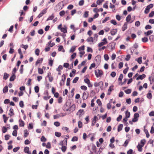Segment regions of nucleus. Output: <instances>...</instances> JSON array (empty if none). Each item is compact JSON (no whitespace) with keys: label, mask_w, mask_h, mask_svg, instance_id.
I'll use <instances>...</instances> for the list:
<instances>
[{"label":"nucleus","mask_w":154,"mask_h":154,"mask_svg":"<svg viewBox=\"0 0 154 154\" xmlns=\"http://www.w3.org/2000/svg\"><path fill=\"white\" fill-rule=\"evenodd\" d=\"M67 139L65 138L62 142L60 143V145L62 146L61 148L63 152H65L66 149V145H67Z\"/></svg>","instance_id":"1"},{"label":"nucleus","mask_w":154,"mask_h":154,"mask_svg":"<svg viewBox=\"0 0 154 154\" xmlns=\"http://www.w3.org/2000/svg\"><path fill=\"white\" fill-rule=\"evenodd\" d=\"M67 3V2H66L64 1L61 2L56 5V8L57 9L61 10L63 7L66 5Z\"/></svg>","instance_id":"2"},{"label":"nucleus","mask_w":154,"mask_h":154,"mask_svg":"<svg viewBox=\"0 0 154 154\" xmlns=\"http://www.w3.org/2000/svg\"><path fill=\"white\" fill-rule=\"evenodd\" d=\"M95 73L97 77H101L103 74L102 71L98 69L95 71Z\"/></svg>","instance_id":"3"},{"label":"nucleus","mask_w":154,"mask_h":154,"mask_svg":"<svg viewBox=\"0 0 154 154\" xmlns=\"http://www.w3.org/2000/svg\"><path fill=\"white\" fill-rule=\"evenodd\" d=\"M98 115H97V116H94V117L93 118L92 123H91V126H93L95 124L96 122L98 120L100 119V117L99 116V118H98L97 117Z\"/></svg>","instance_id":"4"},{"label":"nucleus","mask_w":154,"mask_h":154,"mask_svg":"<svg viewBox=\"0 0 154 154\" xmlns=\"http://www.w3.org/2000/svg\"><path fill=\"white\" fill-rule=\"evenodd\" d=\"M84 112L83 109H80L76 113V115L79 116V118L82 117L84 114Z\"/></svg>","instance_id":"5"},{"label":"nucleus","mask_w":154,"mask_h":154,"mask_svg":"<svg viewBox=\"0 0 154 154\" xmlns=\"http://www.w3.org/2000/svg\"><path fill=\"white\" fill-rule=\"evenodd\" d=\"M100 57L99 56H97L94 60V63H97V64H99L100 63Z\"/></svg>","instance_id":"6"},{"label":"nucleus","mask_w":154,"mask_h":154,"mask_svg":"<svg viewBox=\"0 0 154 154\" xmlns=\"http://www.w3.org/2000/svg\"><path fill=\"white\" fill-rule=\"evenodd\" d=\"M75 109V105L73 104L68 109V111H69L70 112H72L74 111Z\"/></svg>","instance_id":"7"},{"label":"nucleus","mask_w":154,"mask_h":154,"mask_svg":"<svg viewBox=\"0 0 154 154\" xmlns=\"http://www.w3.org/2000/svg\"><path fill=\"white\" fill-rule=\"evenodd\" d=\"M146 76V75L144 74H143L142 75H139L136 79L137 80L139 79L142 80Z\"/></svg>","instance_id":"8"},{"label":"nucleus","mask_w":154,"mask_h":154,"mask_svg":"<svg viewBox=\"0 0 154 154\" xmlns=\"http://www.w3.org/2000/svg\"><path fill=\"white\" fill-rule=\"evenodd\" d=\"M15 73V72H12V75L10 77L9 79L10 81H13L15 79L16 75Z\"/></svg>","instance_id":"9"},{"label":"nucleus","mask_w":154,"mask_h":154,"mask_svg":"<svg viewBox=\"0 0 154 154\" xmlns=\"http://www.w3.org/2000/svg\"><path fill=\"white\" fill-rule=\"evenodd\" d=\"M65 115H63L62 113H61L60 114H57L55 115H54L53 116L54 118V119H57L59 118L60 116H63Z\"/></svg>","instance_id":"10"},{"label":"nucleus","mask_w":154,"mask_h":154,"mask_svg":"<svg viewBox=\"0 0 154 154\" xmlns=\"http://www.w3.org/2000/svg\"><path fill=\"white\" fill-rule=\"evenodd\" d=\"M117 32V29H113L112 30H111L110 32V33L111 35H115L116 33Z\"/></svg>","instance_id":"11"},{"label":"nucleus","mask_w":154,"mask_h":154,"mask_svg":"<svg viewBox=\"0 0 154 154\" xmlns=\"http://www.w3.org/2000/svg\"><path fill=\"white\" fill-rule=\"evenodd\" d=\"M143 145H141L140 144H138L137 146V148L138 149V150L140 152H142V147Z\"/></svg>","instance_id":"12"},{"label":"nucleus","mask_w":154,"mask_h":154,"mask_svg":"<svg viewBox=\"0 0 154 154\" xmlns=\"http://www.w3.org/2000/svg\"><path fill=\"white\" fill-rule=\"evenodd\" d=\"M43 60L42 58H39L38 59L35 63V65H37L38 64L41 63Z\"/></svg>","instance_id":"13"},{"label":"nucleus","mask_w":154,"mask_h":154,"mask_svg":"<svg viewBox=\"0 0 154 154\" xmlns=\"http://www.w3.org/2000/svg\"><path fill=\"white\" fill-rule=\"evenodd\" d=\"M24 151L28 154H31V153L29 152V148L28 147H26L24 149Z\"/></svg>","instance_id":"14"},{"label":"nucleus","mask_w":154,"mask_h":154,"mask_svg":"<svg viewBox=\"0 0 154 154\" xmlns=\"http://www.w3.org/2000/svg\"><path fill=\"white\" fill-rule=\"evenodd\" d=\"M75 90V89L74 88H73L72 90L70 92V93L69 95V97H72L74 95V91Z\"/></svg>","instance_id":"15"},{"label":"nucleus","mask_w":154,"mask_h":154,"mask_svg":"<svg viewBox=\"0 0 154 154\" xmlns=\"http://www.w3.org/2000/svg\"><path fill=\"white\" fill-rule=\"evenodd\" d=\"M127 28V22L125 23L123 26L122 27V31H124Z\"/></svg>","instance_id":"16"},{"label":"nucleus","mask_w":154,"mask_h":154,"mask_svg":"<svg viewBox=\"0 0 154 154\" xmlns=\"http://www.w3.org/2000/svg\"><path fill=\"white\" fill-rule=\"evenodd\" d=\"M9 111L10 113H9L8 115L10 116V117L14 115V110L12 108H11L9 110Z\"/></svg>","instance_id":"17"},{"label":"nucleus","mask_w":154,"mask_h":154,"mask_svg":"<svg viewBox=\"0 0 154 154\" xmlns=\"http://www.w3.org/2000/svg\"><path fill=\"white\" fill-rule=\"evenodd\" d=\"M151 91H149V92L147 94V97L149 99H151L152 97L151 93L150 92Z\"/></svg>","instance_id":"18"},{"label":"nucleus","mask_w":154,"mask_h":154,"mask_svg":"<svg viewBox=\"0 0 154 154\" xmlns=\"http://www.w3.org/2000/svg\"><path fill=\"white\" fill-rule=\"evenodd\" d=\"M19 125L20 127H23L24 125V122L21 119H20L19 121Z\"/></svg>","instance_id":"19"},{"label":"nucleus","mask_w":154,"mask_h":154,"mask_svg":"<svg viewBox=\"0 0 154 154\" xmlns=\"http://www.w3.org/2000/svg\"><path fill=\"white\" fill-rule=\"evenodd\" d=\"M46 12L45 11H44L41 12L38 16L37 17L40 18L42 17L44 14L46 13Z\"/></svg>","instance_id":"20"},{"label":"nucleus","mask_w":154,"mask_h":154,"mask_svg":"<svg viewBox=\"0 0 154 154\" xmlns=\"http://www.w3.org/2000/svg\"><path fill=\"white\" fill-rule=\"evenodd\" d=\"M153 32V31L152 30H149L147 31V32L145 33V35L147 36L149 35H151V34Z\"/></svg>","instance_id":"21"},{"label":"nucleus","mask_w":154,"mask_h":154,"mask_svg":"<svg viewBox=\"0 0 154 154\" xmlns=\"http://www.w3.org/2000/svg\"><path fill=\"white\" fill-rule=\"evenodd\" d=\"M86 41L88 42H94V39H93V37H90L88 38L87 39Z\"/></svg>","instance_id":"22"},{"label":"nucleus","mask_w":154,"mask_h":154,"mask_svg":"<svg viewBox=\"0 0 154 154\" xmlns=\"http://www.w3.org/2000/svg\"><path fill=\"white\" fill-rule=\"evenodd\" d=\"M123 125L122 124H120L118 126V131L119 132L121 131L122 129Z\"/></svg>","instance_id":"23"},{"label":"nucleus","mask_w":154,"mask_h":154,"mask_svg":"<svg viewBox=\"0 0 154 154\" xmlns=\"http://www.w3.org/2000/svg\"><path fill=\"white\" fill-rule=\"evenodd\" d=\"M153 7V5L152 4H150L148 5L145 8V10H150Z\"/></svg>","instance_id":"24"},{"label":"nucleus","mask_w":154,"mask_h":154,"mask_svg":"<svg viewBox=\"0 0 154 154\" xmlns=\"http://www.w3.org/2000/svg\"><path fill=\"white\" fill-rule=\"evenodd\" d=\"M63 109L64 111H67V102H66L63 106Z\"/></svg>","instance_id":"25"},{"label":"nucleus","mask_w":154,"mask_h":154,"mask_svg":"<svg viewBox=\"0 0 154 154\" xmlns=\"http://www.w3.org/2000/svg\"><path fill=\"white\" fill-rule=\"evenodd\" d=\"M144 131L146 134V137L147 138H148L149 137L150 135L149 134V133L148 130L147 129L144 128Z\"/></svg>","instance_id":"26"},{"label":"nucleus","mask_w":154,"mask_h":154,"mask_svg":"<svg viewBox=\"0 0 154 154\" xmlns=\"http://www.w3.org/2000/svg\"><path fill=\"white\" fill-rule=\"evenodd\" d=\"M8 87L7 86H6L3 89V92L4 93H6L8 91Z\"/></svg>","instance_id":"27"},{"label":"nucleus","mask_w":154,"mask_h":154,"mask_svg":"<svg viewBox=\"0 0 154 154\" xmlns=\"http://www.w3.org/2000/svg\"><path fill=\"white\" fill-rule=\"evenodd\" d=\"M131 18V16L129 14L126 17V20L127 22H128L130 21Z\"/></svg>","instance_id":"28"},{"label":"nucleus","mask_w":154,"mask_h":154,"mask_svg":"<svg viewBox=\"0 0 154 154\" xmlns=\"http://www.w3.org/2000/svg\"><path fill=\"white\" fill-rule=\"evenodd\" d=\"M8 76H9L8 74L5 72L4 73L3 79H4L6 80L8 78Z\"/></svg>","instance_id":"29"},{"label":"nucleus","mask_w":154,"mask_h":154,"mask_svg":"<svg viewBox=\"0 0 154 154\" xmlns=\"http://www.w3.org/2000/svg\"><path fill=\"white\" fill-rule=\"evenodd\" d=\"M3 117L4 119V122L6 123L8 120V118L6 116L5 114L3 115Z\"/></svg>","instance_id":"30"},{"label":"nucleus","mask_w":154,"mask_h":154,"mask_svg":"<svg viewBox=\"0 0 154 154\" xmlns=\"http://www.w3.org/2000/svg\"><path fill=\"white\" fill-rule=\"evenodd\" d=\"M130 112H128V110H127L125 112L126 117V118H129L130 116Z\"/></svg>","instance_id":"31"},{"label":"nucleus","mask_w":154,"mask_h":154,"mask_svg":"<svg viewBox=\"0 0 154 154\" xmlns=\"http://www.w3.org/2000/svg\"><path fill=\"white\" fill-rule=\"evenodd\" d=\"M38 72L39 74H42L44 72L42 69L38 68Z\"/></svg>","instance_id":"32"},{"label":"nucleus","mask_w":154,"mask_h":154,"mask_svg":"<svg viewBox=\"0 0 154 154\" xmlns=\"http://www.w3.org/2000/svg\"><path fill=\"white\" fill-rule=\"evenodd\" d=\"M20 47L21 48H23L25 50H26L28 47V45H24L23 44H22L20 45Z\"/></svg>","instance_id":"33"},{"label":"nucleus","mask_w":154,"mask_h":154,"mask_svg":"<svg viewBox=\"0 0 154 154\" xmlns=\"http://www.w3.org/2000/svg\"><path fill=\"white\" fill-rule=\"evenodd\" d=\"M149 80L151 84L152 83H153L154 82V77H152V76L149 77Z\"/></svg>","instance_id":"34"},{"label":"nucleus","mask_w":154,"mask_h":154,"mask_svg":"<svg viewBox=\"0 0 154 154\" xmlns=\"http://www.w3.org/2000/svg\"><path fill=\"white\" fill-rule=\"evenodd\" d=\"M127 154H135V153H134L133 152V151L132 149H129L127 152Z\"/></svg>","instance_id":"35"},{"label":"nucleus","mask_w":154,"mask_h":154,"mask_svg":"<svg viewBox=\"0 0 154 154\" xmlns=\"http://www.w3.org/2000/svg\"><path fill=\"white\" fill-rule=\"evenodd\" d=\"M2 131L3 133H5L7 131V128H6V127L5 126L3 127L2 128Z\"/></svg>","instance_id":"36"},{"label":"nucleus","mask_w":154,"mask_h":154,"mask_svg":"<svg viewBox=\"0 0 154 154\" xmlns=\"http://www.w3.org/2000/svg\"><path fill=\"white\" fill-rule=\"evenodd\" d=\"M61 31L63 32L64 33H66L67 32V30H66V28H62L61 29H60Z\"/></svg>","instance_id":"37"},{"label":"nucleus","mask_w":154,"mask_h":154,"mask_svg":"<svg viewBox=\"0 0 154 154\" xmlns=\"http://www.w3.org/2000/svg\"><path fill=\"white\" fill-rule=\"evenodd\" d=\"M123 78V75L122 74H121L120 75L119 78L118 79V80L119 81L121 82L122 80V79Z\"/></svg>","instance_id":"38"},{"label":"nucleus","mask_w":154,"mask_h":154,"mask_svg":"<svg viewBox=\"0 0 154 154\" xmlns=\"http://www.w3.org/2000/svg\"><path fill=\"white\" fill-rule=\"evenodd\" d=\"M77 148V146L75 145H74L70 147V150L71 151H72L74 149H75Z\"/></svg>","instance_id":"39"},{"label":"nucleus","mask_w":154,"mask_h":154,"mask_svg":"<svg viewBox=\"0 0 154 154\" xmlns=\"http://www.w3.org/2000/svg\"><path fill=\"white\" fill-rule=\"evenodd\" d=\"M35 92L38 93L39 91V88L38 86H36L34 88Z\"/></svg>","instance_id":"40"},{"label":"nucleus","mask_w":154,"mask_h":154,"mask_svg":"<svg viewBox=\"0 0 154 154\" xmlns=\"http://www.w3.org/2000/svg\"><path fill=\"white\" fill-rule=\"evenodd\" d=\"M40 52V50L38 49H36L35 51V53L37 56H38Z\"/></svg>","instance_id":"41"},{"label":"nucleus","mask_w":154,"mask_h":154,"mask_svg":"<svg viewBox=\"0 0 154 154\" xmlns=\"http://www.w3.org/2000/svg\"><path fill=\"white\" fill-rule=\"evenodd\" d=\"M142 40L143 42H146L148 41V39L147 37H144L142 38Z\"/></svg>","instance_id":"42"},{"label":"nucleus","mask_w":154,"mask_h":154,"mask_svg":"<svg viewBox=\"0 0 154 154\" xmlns=\"http://www.w3.org/2000/svg\"><path fill=\"white\" fill-rule=\"evenodd\" d=\"M78 140V137H76V136H74L73 137L72 140H71V141H77Z\"/></svg>","instance_id":"43"},{"label":"nucleus","mask_w":154,"mask_h":154,"mask_svg":"<svg viewBox=\"0 0 154 154\" xmlns=\"http://www.w3.org/2000/svg\"><path fill=\"white\" fill-rule=\"evenodd\" d=\"M104 57L105 60L106 61L108 60L109 59L108 55L107 54H105L104 56Z\"/></svg>","instance_id":"44"},{"label":"nucleus","mask_w":154,"mask_h":154,"mask_svg":"<svg viewBox=\"0 0 154 154\" xmlns=\"http://www.w3.org/2000/svg\"><path fill=\"white\" fill-rule=\"evenodd\" d=\"M19 105L20 107L21 108L23 107L24 106V104L23 103V102L22 101H21L19 103Z\"/></svg>","instance_id":"45"},{"label":"nucleus","mask_w":154,"mask_h":154,"mask_svg":"<svg viewBox=\"0 0 154 154\" xmlns=\"http://www.w3.org/2000/svg\"><path fill=\"white\" fill-rule=\"evenodd\" d=\"M24 136L25 137H26L29 134L27 130H25L24 131Z\"/></svg>","instance_id":"46"},{"label":"nucleus","mask_w":154,"mask_h":154,"mask_svg":"<svg viewBox=\"0 0 154 154\" xmlns=\"http://www.w3.org/2000/svg\"><path fill=\"white\" fill-rule=\"evenodd\" d=\"M23 65H21L20 66V74H22L23 73Z\"/></svg>","instance_id":"47"},{"label":"nucleus","mask_w":154,"mask_h":154,"mask_svg":"<svg viewBox=\"0 0 154 154\" xmlns=\"http://www.w3.org/2000/svg\"><path fill=\"white\" fill-rule=\"evenodd\" d=\"M75 49V46H72V47L69 51L70 52H73Z\"/></svg>","instance_id":"48"},{"label":"nucleus","mask_w":154,"mask_h":154,"mask_svg":"<svg viewBox=\"0 0 154 154\" xmlns=\"http://www.w3.org/2000/svg\"><path fill=\"white\" fill-rule=\"evenodd\" d=\"M146 142V140L145 139H143L141 140L140 143L141 144V145H143V146L144 145V144Z\"/></svg>","instance_id":"49"},{"label":"nucleus","mask_w":154,"mask_h":154,"mask_svg":"<svg viewBox=\"0 0 154 154\" xmlns=\"http://www.w3.org/2000/svg\"><path fill=\"white\" fill-rule=\"evenodd\" d=\"M41 140L42 142H45L46 141V139L44 136H42Z\"/></svg>","instance_id":"50"},{"label":"nucleus","mask_w":154,"mask_h":154,"mask_svg":"<svg viewBox=\"0 0 154 154\" xmlns=\"http://www.w3.org/2000/svg\"><path fill=\"white\" fill-rule=\"evenodd\" d=\"M79 78L76 77H75L72 81V82L74 83H75L77 82L79 79Z\"/></svg>","instance_id":"51"},{"label":"nucleus","mask_w":154,"mask_h":154,"mask_svg":"<svg viewBox=\"0 0 154 154\" xmlns=\"http://www.w3.org/2000/svg\"><path fill=\"white\" fill-rule=\"evenodd\" d=\"M97 102L99 106H101L102 103L100 99H97Z\"/></svg>","instance_id":"52"},{"label":"nucleus","mask_w":154,"mask_h":154,"mask_svg":"<svg viewBox=\"0 0 154 154\" xmlns=\"http://www.w3.org/2000/svg\"><path fill=\"white\" fill-rule=\"evenodd\" d=\"M54 17L53 15V14H52L51 16H49L48 18L47 19V21H48L49 20H52L53 18H54Z\"/></svg>","instance_id":"53"},{"label":"nucleus","mask_w":154,"mask_h":154,"mask_svg":"<svg viewBox=\"0 0 154 154\" xmlns=\"http://www.w3.org/2000/svg\"><path fill=\"white\" fill-rule=\"evenodd\" d=\"M53 60L51 59V60H49V63H48L49 65L50 66H51L53 65Z\"/></svg>","instance_id":"54"},{"label":"nucleus","mask_w":154,"mask_h":154,"mask_svg":"<svg viewBox=\"0 0 154 154\" xmlns=\"http://www.w3.org/2000/svg\"><path fill=\"white\" fill-rule=\"evenodd\" d=\"M149 39L150 41L152 42L154 40V35H151L149 37Z\"/></svg>","instance_id":"55"},{"label":"nucleus","mask_w":154,"mask_h":154,"mask_svg":"<svg viewBox=\"0 0 154 154\" xmlns=\"http://www.w3.org/2000/svg\"><path fill=\"white\" fill-rule=\"evenodd\" d=\"M78 125L79 128H82V123L81 122L79 121L78 122Z\"/></svg>","instance_id":"56"},{"label":"nucleus","mask_w":154,"mask_h":154,"mask_svg":"<svg viewBox=\"0 0 154 154\" xmlns=\"http://www.w3.org/2000/svg\"><path fill=\"white\" fill-rule=\"evenodd\" d=\"M123 65V63L122 62H120L119 65V68L120 69L122 68Z\"/></svg>","instance_id":"57"},{"label":"nucleus","mask_w":154,"mask_h":154,"mask_svg":"<svg viewBox=\"0 0 154 154\" xmlns=\"http://www.w3.org/2000/svg\"><path fill=\"white\" fill-rule=\"evenodd\" d=\"M137 61L138 63H139L140 64H141L142 63V57H139Z\"/></svg>","instance_id":"58"},{"label":"nucleus","mask_w":154,"mask_h":154,"mask_svg":"<svg viewBox=\"0 0 154 154\" xmlns=\"http://www.w3.org/2000/svg\"><path fill=\"white\" fill-rule=\"evenodd\" d=\"M104 0H97V5H100L101 4Z\"/></svg>","instance_id":"59"},{"label":"nucleus","mask_w":154,"mask_h":154,"mask_svg":"<svg viewBox=\"0 0 154 154\" xmlns=\"http://www.w3.org/2000/svg\"><path fill=\"white\" fill-rule=\"evenodd\" d=\"M116 75V73L115 72H112L111 74L110 75L112 77H114Z\"/></svg>","instance_id":"60"},{"label":"nucleus","mask_w":154,"mask_h":154,"mask_svg":"<svg viewBox=\"0 0 154 154\" xmlns=\"http://www.w3.org/2000/svg\"><path fill=\"white\" fill-rule=\"evenodd\" d=\"M54 125L57 127H58L60 125V124L58 122H56L54 123Z\"/></svg>","instance_id":"61"},{"label":"nucleus","mask_w":154,"mask_h":154,"mask_svg":"<svg viewBox=\"0 0 154 154\" xmlns=\"http://www.w3.org/2000/svg\"><path fill=\"white\" fill-rule=\"evenodd\" d=\"M129 69V67H127L123 71V73L125 74L127 73L128 70Z\"/></svg>","instance_id":"62"},{"label":"nucleus","mask_w":154,"mask_h":154,"mask_svg":"<svg viewBox=\"0 0 154 154\" xmlns=\"http://www.w3.org/2000/svg\"><path fill=\"white\" fill-rule=\"evenodd\" d=\"M55 135L56 137H60L61 135V134L60 133L56 132L55 133Z\"/></svg>","instance_id":"63"},{"label":"nucleus","mask_w":154,"mask_h":154,"mask_svg":"<svg viewBox=\"0 0 154 154\" xmlns=\"http://www.w3.org/2000/svg\"><path fill=\"white\" fill-rule=\"evenodd\" d=\"M154 16V11H152L149 15V17H152Z\"/></svg>","instance_id":"64"}]
</instances>
